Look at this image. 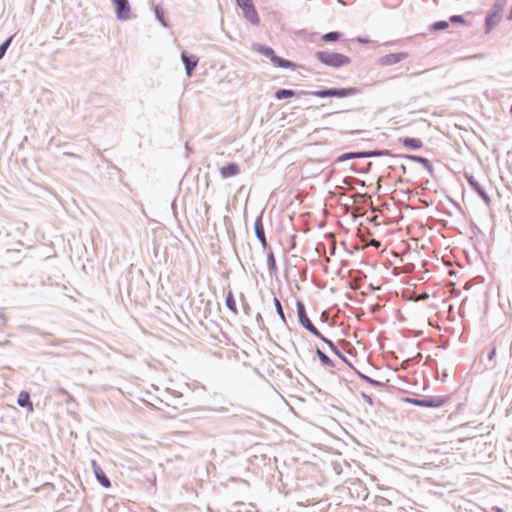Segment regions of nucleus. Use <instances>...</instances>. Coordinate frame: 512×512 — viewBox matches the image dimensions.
<instances>
[{
	"instance_id": "1",
	"label": "nucleus",
	"mask_w": 512,
	"mask_h": 512,
	"mask_svg": "<svg viewBox=\"0 0 512 512\" xmlns=\"http://www.w3.org/2000/svg\"><path fill=\"white\" fill-rule=\"evenodd\" d=\"M316 57L324 65L334 68L348 65L351 62L348 56L336 52L318 51Z\"/></svg>"
},
{
	"instance_id": "2",
	"label": "nucleus",
	"mask_w": 512,
	"mask_h": 512,
	"mask_svg": "<svg viewBox=\"0 0 512 512\" xmlns=\"http://www.w3.org/2000/svg\"><path fill=\"white\" fill-rule=\"evenodd\" d=\"M358 90L356 88H340V89H326V90H318L311 92V95L319 98L324 97H338L345 98L349 96H353L357 94Z\"/></svg>"
},
{
	"instance_id": "3",
	"label": "nucleus",
	"mask_w": 512,
	"mask_h": 512,
	"mask_svg": "<svg viewBox=\"0 0 512 512\" xmlns=\"http://www.w3.org/2000/svg\"><path fill=\"white\" fill-rule=\"evenodd\" d=\"M238 6L241 8L245 18L253 25H259L260 18L254 7L252 0H236Z\"/></svg>"
},
{
	"instance_id": "4",
	"label": "nucleus",
	"mask_w": 512,
	"mask_h": 512,
	"mask_svg": "<svg viewBox=\"0 0 512 512\" xmlns=\"http://www.w3.org/2000/svg\"><path fill=\"white\" fill-rule=\"evenodd\" d=\"M296 306L299 322L301 323V325L305 327L307 330H309L315 336H320V331L312 324V322L308 318L303 303L298 301Z\"/></svg>"
},
{
	"instance_id": "5",
	"label": "nucleus",
	"mask_w": 512,
	"mask_h": 512,
	"mask_svg": "<svg viewBox=\"0 0 512 512\" xmlns=\"http://www.w3.org/2000/svg\"><path fill=\"white\" fill-rule=\"evenodd\" d=\"M404 402L423 407H440L445 404V399L441 397H430L425 399L405 398Z\"/></svg>"
},
{
	"instance_id": "6",
	"label": "nucleus",
	"mask_w": 512,
	"mask_h": 512,
	"mask_svg": "<svg viewBox=\"0 0 512 512\" xmlns=\"http://www.w3.org/2000/svg\"><path fill=\"white\" fill-rule=\"evenodd\" d=\"M408 56L406 52L390 53L380 57L378 63L381 66H392L405 60Z\"/></svg>"
},
{
	"instance_id": "7",
	"label": "nucleus",
	"mask_w": 512,
	"mask_h": 512,
	"mask_svg": "<svg viewBox=\"0 0 512 512\" xmlns=\"http://www.w3.org/2000/svg\"><path fill=\"white\" fill-rule=\"evenodd\" d=\"M116 8L118 19L127 20L130 18V7L127 0H112Z\"/></svg>"
},
{
	"instance_id": "8",
	"label": "nucleus",
	"mask_w": 512,
	"mask_h": 512,
	"mask_svg": "<svg viewBox=\"0 0 512 512\" xmlns=\"http://www.w3.org/2000/svg\"><path fill=\"white\" fill-rule=\"evenodd\" d=\"M240 172L239 166L236 163H230L220 168V174L223 178H229L237 175Z\"/></svg>"
},
{
	"instance_id": "9",
	"label": "nucleus",
	"mask_w": 512,
	"mask_h": 512,
	"mask_svg": "<svg viewBox=\"0 0 512 512\" xmlns=\"http://www.w3.org/2000/svg\"><path fill=\"white\" fill-rule=\"evenodd\" d=\"M254 228L257 238L260 240L262 246L265 248L267 246V241L264 233L262 220L260 218H258L255 221Z\"/></svg>"
},
{
	"instance_id": "10",
	"label": "nucleus",
	"mask_w": 512,
	"mask_h": 512,
	"mask_svg": "<svg viewBox=\"0 0 512 512\" xmlns=\"http://www.w3.org/2000/svg\"><path fill=\"white\" fill-rule=\"evenodd\" d=\"M17 402H18L19 406L26 407L29 412L33 411V404L30 401V395L28 392H26V391L20 392Z\"/></svg>"
},
{
	"instance_id": "11",
	"label": "nucleus",
	"mask_w": 512,
	"mask_h": 512,
	"mask_svg": "<svg viewBox=\"0 0 512 512\" xmlns=\"http://www.w3.org/2000/svg\"><path fill=\"white\" fill-rule=\"evenodd\" d=\"M181 58H182L183 63L185 64L186 73H187L188 76H190L192 71H193V69L198 64V59L197 58L191 59L185 53H182Z\"/></svg>"
},
{
	"instance_id": "12",
	"label": "nucleus",
	"mask_w": 512,
	"mask_h": 512,
	"mask_svg": "<svg viewBox=\"0 0 512 512\" xmlns=\"http://www.w3.org/2000/svg\"><path fill=\"white\" fill-rule=\"evenodd\" d=\"M501 12H502V8L500 7L487 17L486 25H487L488 29H491L493 26H495L500 21Z\"/></svg>"
},
{
	"instance_id": "13",
	"label": "nucleus",
	"mask_w": 512,
	"mask_h": 512,
	"mask_svg": "<svg viewBox=\"0 0 512 512\" xmlns=\"http://www.w3.org/2000/svg\"><path fill=\"white\" fill-rule=\"evenodd\" d=\"M272 63L276 66V67H282V68H292L294 69L295 68V64L292 63L291 61L289 60H286V59H283L277 55H274L272 57Z\"/></svg>"
},
{
	"instance_id": "14",
	"label": "nucleus",
	"mask_w": 512,
	"mask_h": 512,
	"mask_svg": "<svg viewBox=\"0 0 512 512\" xmlns=\"http://www.w3.org/2000/svg\"><path fill=\"white\" fill-rule=\"evenodd\" d=\"M402 144L409 149H419L422 147V141L418 138H403L401 139Z\"/></svg>"
},
{
	"instance_id": "15",
	"label": "nucleus",
	"mask_w": 512,
	"mask_h": 512,
	"mask_svg": "<svg viewBox=\"0 0 512 512\" xmlns=\"http://www.w3.org/2000/svg\"><path fill=\"white\" fill-rule=\"evenodd\" d=\"M94 472H95L96 478L98 479V481L101 483L102 486H104L105 488H109L111 486L110 480L104 474L103 470L99 466L94 468Z\"/></svg>"
},
{
	"instance_id": "16",
	"label": "nucleus",
	"mask_w": 512,
	"mask_h": 512,
	"mask_svg": "<svg viewBox=\"0 0 512 512\" xmlns=\"http://www.w3.org/2000/svg\"><path fill=\"white\" fill-rule=\"evenodd\" d=\"M469 183L471 186L477 191V193L482 197V199L488 204L490 202V199L484 189L478 184L477 181L473 180L472 178H469Z\"/></svg>"
},
{
	"instance_id": "17",
	"label": "nucleus",
	"mask_w": 512,
	"mask_h": 512,
	"mask_svg": "<svg viewBox=\"0 0 512 512\" xmlns=\"http://www.w3.org/2000/svg\"><path fill=\"white\" fill-rule=\"evenodd\" d=\"M226 306L234 313H237V305L232 292L226 295Z\"/></svg>"
},
{
	"instance_id": "18",
	"label": "nucleus",
	"mask_w": 512,
	"mask_h": 512,
	"mask_svg": "<svg viewBox=\"0 0 512 512\" xmlns=\"http://www.w3.org/2000/svg\"><path fill=\"white\" fill-rule=\"evenodd\" d=\"M295 96V92L293 90L289 89H280L275 93V97L278 100L284 99V98H291Z\"/></svg>"
},
{
	"instance_id": "19",
	"label": "nucleus",
	"mask_w": 512,
	"mask_h": 512,
	"mask_svg": "<svg viewBox=\"0 0 512 512\" xmlns=\"http://www.w3.org/2000/svg\"><path fill=\"white\" fill-rule=\"evenodd\" d=\"M255 49L262 55L269 57L271 60H272V57L275 55L273 49H271L270 47L256 45Z\"/></svg>"
},
{
	"instance_id": "20",
	"label": "nucleus",
	"mask_w": 512,
	"mask_h": 512,
	"mask_svg": "<svg viewBox=\"0 0 512 512\" xmlns=\"http://www.w3.org/2000/svg\"><path fill=\"white\" fill-rule=\"evenodd\" d=\"M316 353H317L321 363L324 366H327V367H333L334 366V364L331 361V359L325 353H323L320 349H317Z\"/></svg>"
},
{
	"instance_id": "21",
	"label": "nucleus",
	"mask_w": 512,
	"mask_h": 512,
	"mask_svg": "<svg viewBox=\"0 0 512 512\" xmlns=\"http://www.w3.org/2000/svg\"><path fill=\"white\" fill-rule=\"evenodd\" d=\"M273 303H274V305H275V307H276V310H277L278 315H279V316H280V318H281V321H282L283 323H286L285 315H284V312H283V309H282L281 303H280V301L278 300V298L274 297V298H273Z\"/></svg>"
},
{
	"instance_id": "22",
	"label": "nucleus",
	"mask_w": 512,
	"mask_h": 512,
	"mask_svg": "<svg viewBox=\"0 0 512 512\" xmlns=\"http://www.w3.org/2000/svg\"><path fill=\"white\" fill-rule=\"evenodd\" d=\"M340 38V34L338 32H329L322 36V39L326 42L337 41Z\"/></svg>"
},
{
	"instance_id": "23",
	"label": "nucleus",
	"mask_w": 512,
	"mask_h": 512,
	"mask_svg": "<svg viewBox=\"0 0 512 512\" xmlns=\"http://www.w3.org/2000/svg\"><path fill=\"white\" fill-rule=\"evenodd\" d=\"M12 39L13 36L9 37L3 44L0 45V59H2L3 56L5 55L6 50L10 46Z\"/></svg>"
},
{
	"instance_id": "24",
	"label": "nucleus",
	"mask_w": 512,
	"mask_h": 512,
	"mask_svg": "<svg viewBox=\"0 0 512 512\" xmlns=\"http://www.w3.org/2000/svg\"><path fill=\"white\" fill-rule=\"evenodd\" d=\"M448 27V23L446 21H440L436 22L433 25H431L430 30L436 31V30H444Z\"/></svg>"
},
{
	"instance_id": "25",
	"label": "nucleus",
	"mask_w": 512,
	"mask_h": 512,
	"mask_svg": "<svg viewBox=\"0 0 512 512\" xmlns=\"http://www.w3.org/2000/svg\"><path fill=\"white\" fill-rule=\"evenodd\" d=\"M360 156H361V154H357V153H347V154H343L342 156H340L339 160L344 161L347 159L356 158V157H360Z\"/></svg>"
},
{
	"instance_id": "26",
	"label": "nucleus",
	"mask_w": 512,
	"mask_h": 512,
	"mask_svg": "<svg viewBox=\"0 0 512 512\" xmlns=\"http://www.w3.org/2000/svg\"><path fill=\"white\" fill-rule=\"evenodd\" d=\"M322 341H324L326 344H328V346L331 348L335 347V345L333 344L332 341L328 340L327 338H325L321 333H320V336H318Z\"/></svg>"
},
{
	"instance_id": "27",
	"label": "nucleus",
	"mask_w": 512,
	"mask_h": 512,
	"mask_svg": "<svg viewBox=\"0 0 512 512\" xmlns=\"http://www.w3.org/2000/svg\"><path fill=\"white\" fill-rule=\"evenodd\" d=\"M450 21H452V22H462V18L460 16H452V17H450Z\"/></svg>"
},
{
	"instance_id": "28",
	"label": "nucleus",
	"mask_w": 512,
	"mask_h": 512,
	"mask_svg": "<svg viewBox=\"0 0 512 512\" xmlns=\"http://www.w3.org/2000/svg\"><path fill=\"white\" fill-rule=\"evenodd\" d=\"M331 350H332V351H333V353H335L337 356L341 357V353H340V351L337 349V347H336V346H335V347H333V348H331Z\"/></svg>"
},
{
	"instance_id": "29",
	"label": "nucleus",
	"mask_w": 512,
	"mask_h": 512,
	"mask_svg": "<svg viewBox=\"0 0 512 512\" xmlns=\"http://www.w3.org/2000/svg\"><path fill=\"white\" fill-rule=\"evenodd\" d=\"M269 261L274 265L275 260H274V256L272 254L269 256Z\"/></svg>"
},
{
	"instance_id": "30",
	"label": "nucleus",
	"mask_w": 512,
	"mask_h": 512,
	"mask_svg": "<svg viewBox=\"0 0 512 512\" xmlns=\"http://www.w3.org/2000/svg\"><path fill=\"white\" fill-rule=\"evenodd\" d=\"M510 111H511V114H512V105H511V110Z\"/></svg>"
}]
</instances>
